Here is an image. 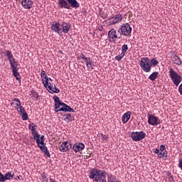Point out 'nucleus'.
<instances>
[{
    "label": "nucleus",
    "mask_w": 182,
    "mask_h": 182,
    "mask_svg": "<svg viewBox=\"0 0 182 182\" xmlns=\"http://www.w3.org/2000/svg\"><path fill=\"white\" fill-rule=\"evenodd\" d=\"M6 57L9 62L11 68L12 70V73L14 77L18 80V82H21V75L18 73L19 70V62L16 61L15 58H14V54H12V51L7 50L5 53H3Z\"/></svg>",
    "instance_id": "obj_1"
},
{
    "label": "nucleus",
    "mask_w": 182,
    "mask_h": 182,
    "mask_svg": "<svg viewBox=\"0 0 182 182\" xmlns=\"http://www.w3.org/2000/svg\"><path fill=\"white\" fill-rule=\"evenodd\" d=\"M106 176H107L106 171L97 168H92L90 171L89 178H91L92 181L107 182V181H106Z\"/></svg>",
    "instance_id": "obj_2"
},
{
    "label": "nucleus",
    "mask_w": 182,
    "mask_h": 182,
    "mask_svg": "<svg viewBox=\"0 0 182 182\" xmlns=\"http://www.w3.org/2000/svg\"><path fill=\"white\" fill-rule=\"evenodd\" d=\"M53 99L55 103V113H58V112H70L71 113H75V109L70 107V106L60 101L59 97L54 95Z\"/></svg>",
    "instance_id": "obj_3"
},
{
    "label": "nucleus",
    "mask_w": 182,
    "mask_h": 182,
    "mask_svg": "<svg viewBox=\"0 0 182 182\" xmlns=\"http://www.w3.org/2000/svg\"><path fill=\"white\" fill-rule=\"evenodd\" d=\"M58 4L60 8H65V9H70V8L77 9L80 6V4L77 0H58Z\"/></svg>",
    "instance_id": "obj_4"
},
{
    "label": "nucleus",
    "mask_w": 182,
    "mask_h": 182,
    "mask_svg": "<svg viewBox=\"0 0 182 182\" xmlns=\"http://www.w3.org/2000/svg\"><path fill=\"white\" fill-rule=\"evenodd\" d=\"M168 73H169V77L171 80L172 83H173V85H175L176 87L179 86L180 83H181V81H182L181 75L178 74L173 68L169 69Z\"/></svg>",
    "instance_id": "obj_5"
},
{
    "label": "nucleus",
    "mask_w": 182,
    "mask_h": 182,
    "mask_svg": "<svg viewBox=\"0 0 182 182\" xmlns=\"http://www.w3.org/2000/svg\"><path fill=\"white\" fill-rule=\"evenodd\" d=\"M139 65L142 70H144V72L146 73H149V72H151V63L150 62V59H149V58H141V60L139 62Z\"/></svg>",
    "instance_id": "obj_6"
},
{
    "label": "nucleus",
    "mask_w": 182,
    "mask_h": 182,
    "mask_svg": "<svg viewBox=\"0 0 182 182\" xmlns=\"http://www.w3.org/2000/svg\"><path fill=\"white\" fill-rule=\"evenodd\" d=\"M119 36H130L132 33V26L129 23H123L119 29Z\"/></svg>",
    "instance_id": "obj_7"
},
{
    "label": "nucleus",
    "mask_w": 182,
    "mask_h": 182,
    "mask_svg": "<svg viewBox=\"0 0 182 182\" xmlns=\"http://www.w3.org/2000/svg\"><path fill=\"white\" fill-rule=\"evenodd\" d=\"M130 137L133 141H141L146 137V132L143 131L133 132H131Z\"/></svg>",
    "instance_id": "obj_8"
},
{
    "label": "nucleus",
    "mask_w": 182,
    "mask_h": 182,
    "mask_svg": "<svg viewBox=\"0 0 182 182\" xmlns=\"http://www.w3.org/2000/svg\"><path fill=\"white\" fill-rule=\"evenodd\" d=\"M147 117L148 124L151 126H159V124H161V123L160 119L153 114H148Z\"/></svg>",
    "instance_id": "obj_9"
},
{
    "label": "nucleus",
    "mask_w": 182,
    "mask_h": 182,
    "mask_svg": "<svg viewBox=\"0 0 182 182\" xmlns=\"http://www.w3.org/2000/svg\"><path fill=\"white\" fill-rule=\"evenodd\" d=\"M123 20V16L120 14H116L113 17L106 21L107 25H116V23H120V21Z\"/></svg>",
    "instance_id": "obj_10"
},
{
    "label": "nucleus",
    "mask_w": 182,
    "mask_h": 182,
    "mask_svg": "<svg viewBox=\"0 0 182 182\" xmlns=\"http://www.w3.org/2000/svg\"><path fill=\"white\" fill-rule=\"evenodd\" d=\"M120 31H116L114 28L111 29L108 32V38L112 39L113 42L116 41V39H120Z\"/></svg>",
    "instance_id": "obj_11"
},
{
    "label": "nucleus",
    "mask_w": 182,
    "mask_h": 182,
    "mask_svg": "<svg viewBox=\"0 0 182 182\" xmlns=\"http://www.w3.org/2000/svg\"><path fill=\"white\" fill-rule=\"evenodd\" d=\"M170 58L174 65H176L177 66H180L182 65L181 58H180V57L177 55V53H176V52L171 51L170 53Z\"/></svg>",
    "instance_id": "obj_12"
},
{
    "label": "nucleus",
    "mask_w": 182,
    "mask_h": 182,
    "mask_svg": "<svg viewBox=\"0 0 182 182\" xmlns=\"http://www.w3.org/2000/svg\"><path fill=\"white\" fill-rule=\"evenodd\" d=\"M47 90H48V92H49V93H51V94L60 92V90H59V88L56 87V85H55V83L52 82V81L48 82V84L47 85Z\"/></svg>",
    "instance_id": "obj_13"
},
{
    "label": "nucleus",
    "mask_w": 182,
    "mask_h": 182,
    "mask_svg": "<svg viewBox=\"0 0 182 182\" xmlns=\"http://www.w3.org/2000/svg\"><path fill=\"white\" fill-rule=\"evenodd\" d=\"M16 110H17L18 114L21 115V119L22 120H28V113L25 110V108L22 106L20 105V107H16Z\"/></svg>",
    "instance_id": "obj_14"
},
{
    "label": "nucleus",
    "mask_w": 182,
    "mask_h": 182,
    "mask_svg": "<svg viewBox=\"0 0 182 182\" xmlns=\"http://www.w3.org/2000/svg\"><path fill=\"white\" fill-rule=\"evenodd\" d=\"M70 149H72V144L68 142V141H65L61 144L59 150L63 153H66V151H69Z\"/></svg>",
    "instance_id": "obj_15"
},
{
    "label": "nucleus",
    "mask_w": 182,
    "mask_h": 182,
    "mask_svg": "<svg viewBox=\"0 0 182 182\" xmlns=\"http://www.w3.org/2000/svg\"><path fill=\"white\" fill-rule=\"evenodd\" d=\"M21 4L24 9H31L33 6V0H21Z\"/></svg>",
    "instance_id": "obj_16"
},
{
    "label": "nucleus",
    "mask_w": 182,
    "mask_h": 182,
    "mask_svg": "<svg viewBox=\"0 0 182 182\" xmlns=\"http://www.w3.org/2000/svg\"><path fill=\"white\" fill-rule=\"evenodd\" d=\"M51 29L55 33H58V35H62V28H60V24L59 22L55 21L52 25H51Z\"/></svg>",
    "instance_id": "obj_17"
},
{
    "label": "nucleus",
    "mask_w": 182,
    "mask_h": 182,
    "mask_svg": "<svg viewBox=\"0 0 182 182\" xmlns=\"http://www.w3.org/2000/svg\"><path fill=\"white\" fill-rule=\"evenodd\" d=\"M61 33H69L70 31V23L63 21L61 23Z\"/></svg>",
    "instance_id": "obj_18"
},
{
    "label": "nucleus",
    "mask_w": 182,
    "mask_h": 182,
    "mask_svg": "<svg viewBox=\"0 0 182 182\" xmlns=\"http://www.w3.org/2000/svg\"><path fill=\"white\" fill-rule=\"evenodd\" d=\"M85 149V144L83 143H76L73 146V150L75 153H79Z\"/></svg>",
    "instance_id": "obj_19"
},
{
    "label": "nucleus",
    "mask_w": 182,
    "mask_h": 182,
    "mask_svg": "<svg viewBox=\"0 0 182 182\" xmlns=\"http://www.w3.org/2000/svg\"><path fill=\"white\" fill-rule=\"evenodd\" d=\"M132 117V112L128 111L126 113H124L122 117V123L125 124L130 120V117Z\"/></svg>",
    "instance_id": "obj_20"
},
{
    "label": "nucleus",
    "mask_w": 182,
    "mask_h": 182,
    "mask_svg": "<svg viewBox=\"0 0 182 182\" xmlns=\"http://www.w3.org/2000/svg\"><path fill=\"white\" fill-rule=\"evenodd\" d=\"M38 146L40 148L41 151H43L44 154L47 156V157H50V153H49V150H48V146H46L45 144H39V146Z\"/></svg>",
    "instance_id": "obj_21"
},
{
    "label": "nucleus",
    "mask_w": 182,
    "mask_h": 182,
    "mask_svg": "<svg viewBox=\"0 0 182 182\" xmlns=\"http://www.w3.org/2000/svg\"><path fill=\"white\" fill-rule=\"evenodd\" d=\"M43 79H45V80H43ZM50 82H53L52 78L48 77V75L43 77L42 79V82H43V85H44V87L48 88V85Z\"/></svg>",
    "instance_id": "obj_22"
},
{
    "label": "nucleus",
    "mask_w": 182,
    "mask_h": 182,
    "mask_svg": "<svg viewBox=\"0 0 182 182\" xmlns=\"http://www.w3.org/2000/svg\"><path fill=\"white\" fill-rule=\"evenodd\" d=\"M14 176H15V173L14 171H9L5 173L4 175V181H6V180H12L14 178Z\"/></svg>",
    "instance_id": "obj_23"
},
{
    "label": "nucleus",
    "mask_w": 182,
    "mask_h": 182,
    "mask_svg": "<svg viewBox=\"0 0 182 182\" xmlns=\"http://www.w3.org/2000/svg\"><path fill=\"white\" fill-rule=\"evenodd\" d=\"M85 63L87 69H90L91 70H93L95 68V65L92 61V58H90L87 61H85Z\"/></svg>",
    "instance_id": "obj_24"
},
{
    "label": "nucleus",
    "mask_w": 182,
    "mask_h": 182,
    "mask_svg": "<svg viewBox=\"0 0 182 182\" xmlns=\"http://www.w3.org/2000/svg\"><path fill=\"white\" fill-rule=\"evenodd\" d=\"M157 77H159V72H156V71L152 73L149 76V80H151V82H154V80H156V79H157Z\"/></svg>",
    "instance_id": "obj_25"
},
{
    "label": "nucleus",
    "mask_w": 182,
    "mask_h": 182,
    "mask_svg": "<svg viewBox=\"0 0 182 182\" xmlns=\"http://www.w3.org/2000/svg\"><path fill=\"white\" fill-rule=\"evenodd\" d=\"M28 129H29V130H31L32 134L38 132V131H36V129H38V126L36 124H35V123L30 124L28 125Z\"/></svg>",
    "instance_id": "obj_26"
},
{
    "label": "nucleus",
    "mask_w": 182,
    "mask_h": 182,
    "mask_svg": "<svg viewBox=\"0 0 182 182\" xmlns=\"http://www.w3.org/2000/svg\"><path fill=\"white\" fill-rule=\"evenodd\" d=\"M36 144L38 146L39 144H45V135H42L40 138L36 139Z\"/></svg>",
    "instance_id": "obj_27"
},
{
    "label": "nucleus",
    "mask_w": 182,
    "mask_h": 182,
    "mask_svg": "<svg viewBox=\"0 0 182 182\" xmlns=\"http://www.w3.org/2000/svg\"><path fill=\"white\" fill-rule=\"evenodd\" d=\"M65 118H64V121L66 122L67 123H70L72 120H73V117H72V114H67L65 115Z\"/></svg>",
    "instance_id": "obj_28"
},
{
    "label": "nucleus",
    "mask_w": 182,
    "mask_h": 182,
    "mask_svg": "<svg viewBox=\"0 0 182 182\" xmlns=\"http://www.w3.org/2000/svg\"><path fill=\"white\" fill-rule=\"evenodd\" d=\"M107 182H119L116 178V176H113L112 175L108 176Z\"/></svg>",
    "instance_id": "obj_29"
},
{
    "label": "nucleus",
    "mask_w": 182,
    "mask_h": 182,
    "mask_svg": "<svg viewBox=\"0 0 182 182\" xmlns=\"http://www.w3.org/2000/svg\"><path fill=\"white\" fill-rule=\"evenodd\" d=\"M129 50V46L127 44H124L122 46V53L124 55H126V53Z\"/></svg>",
    "instance_id": "obj_30"
},
{
    "label": "nucleus",
    "mask_w": 182,
    "mask_h": 182,
    "mask_svg": "<svg viewBox=\"0 0 182 182\" xmlns=\"http://www.w3.org/2000/svg\"><path fill=\"white\" fill-rule=\"evenodd\" d=\"M13 102H14V105L16 106L15 108L16 107H19L20 106H22V105L21 104V101L18 98L13 99Z\"/></svg>",
    "instance_id": "obj_31"
},
{
    "label": "nucleus",
    "mask_w": 182,
    "mask_h": 182,
    "mask_svg": "<svg viewBox=\"0 0 182 182\" xmlns=\"http://www.w3.org/2000/svg\"><path fill=\"white\" fill-rule=\"evenodd\" d=\"M124 55L122 53H121V54L115 56V59L116 60H117L118 62H120V60H122L124 58Z\"/></svg>",
    "instance_id": "obj_32"
},
{
    "label": "nucleus",
    "mask_w": 182,
    "mask_h": 182,
    "mask_svg": "<svg viewBox=\"0 0 182 182\" xmlns=\"http://www.w3.org/2000/svg\"><path fill=\"white\" fill-rule=\"evenodd\" d=\"M150 63H151V65L152 66H157L159 65V60H157L156 58H152L151 60H150Z\"/></svg>",
    "instance_id": "obj_33"
},
{
    "label": "nucleus",
    "mask_w": 182,
    "mask_h": 182,
    "mask_svg": "<svg viewBox=\"0 0 182 182\" xmlns=\"http://www.w3.org/2000/svg\"><path fill=\"white\" fill-rule=\"evenodd\" d=\"M41 178H43V181L48 182V175L46 173H43L41 174Z\"/></svg>",
    "instance_id": "obj_34"
},
{
    "label": "nucleus",
    "mask_w": 182,
    "mask_h": 182,
    "mask_svg": "<svg viewBox=\"0 0 182 182\" xmlns=\"http://www.w3.org/2000/svg\"><path fill=\"white\" fill-rule=\"evenodd\" d=\"M32 134H33V139H34V140H36V139H41V135H39L38 132H33Z\"/></svg>",
    "instance_id": "obj_35"
},
{
    "label": "nucleus",
    "mask_w": 182,
    "mask_h": 182,
    "mask_svg": "<svg viewBox=\"0 0 182 182\" xmlns=\"http://www.w3.org/2000/svg\"><path fill=\"white\" fill-rule=\"evenodd\" d=\"M90 58L89 57H86V55H85V54L82 53L80 55V59H82V60H85V62H86L87 60H89Z\"/></svg>",
    "instance_id": "obj_36"
},
{
    "label": "nucleus",
    "mask_w": 182,
    "mask_h": 182,
    "mask_svg": "<svg viewBox=\"0 0 182 182\" xmlns=\"http://www.w3.org/2000/svg\"><path fill=\"white\" fill-rule=\"evenodd\" d=\"M0 182H5V175L0 172Z\"/></svg>",
    "instance_id": "obj_37"
},
{
    "label": "nucleus",
    "mask_w": 182,
    "mask_h": 182,
    "mask_svg": "<svg viewBox=\"0 0 182 182\" xmlns=\"http://www.w3.org/2000/svg\"><path fill=\"white\" fill-rule=\"evenodd\" d=\"M159 157L160 159H161V157H165V159H167V151L166 150L163 151L162 156H160Z\"/></svg>",
    "instance_id": "obj_38"
},
{
    "label": "nucleus",
    "mask_w": 182,
    "mask_h": 182,
    "mask_svg": "<svg viewBox=\"0 0 182 182\" xmlns=\"http://www.w3.org/2000/svg\"><path fill=\"white\" fill-rule=\"evenodd\" d=\"M41 76L42 78L45 77V76H47L46 72H45V70H41Z\"/></svg>",
    "instance_id": "obj_39"
},
{
    "label": "nucleus",
    "mask_w": 182,
    "mask_h": 182,
    "mask_svg": "<svg viewBox=\"0 0 182 182\" xmlns=\"http://www.w3.org/2000/svg\"><path fill=\"white\" fill-rule=\"evenodd\" d=\"M166 151V145L161 144L160 146V151Z\"/></svg>",
    "instance_id": "obj_40"
},
{
    "label": "nucleus",
    "mask_w": 182,
    "mask_h": 182,
    "mask_svg": "<svg viewBox=\"0 0 182 182\" xmlns=\"http://www.w3.org/2000/svg\"><path fill=\"white\" fill-rule=\"evenodd\" d=\"M33 97H34V99H38V97H39V95H38V92H34L33 94Z\"/></svg>",
    "instance_id": "obj_41"
},
{
    "label": "nucleus",
    "mask_w": 182,
    "mask_h": 182,
    "mask_svg": "<svg viewBox=\"0 0 182 182\" xmlns=\"http://www.w3.org/2000/svg\"><path fill=\"white\" fill-rule=\"evenodd\" d=\"M159 151H160V149H156L154 151V154H159Z\"/></svg>",
    "instance_id": "obj_42"
},
{
    "label": "nucleus",
    "mask_w": 182,
    "mask_h": 182,
    "mask_svg": "<svg viewBox=\"0 0 182 182\" xmlns=\"http://www.w3.org/2000/svg\"><path fill=\"white\" fill-rule=\"evenodd\" d=\"M168 181H170V182L174 181V178H173V176H171L168 178Z\"/></svg>",
    "instance_id": "obj_43"
},
{
    "label": "nucleus",
    "mask_w": 182,
    "mask_h": 182,
    "mask_svg": "<svg viewBox=\"0 0 182 182\" xmlns=\"http://www.w3.org/2000/svg\"><path fill=\"white\" fill-rule=\"evenodd\" d=\"M102 139H104V140H107L108 137L106 135H102Z\"/></svg>",
    "instance_id": "obj_44"
},
{
    "label": "nucleus",
    "mask_w": 182,
    "mask_h": 182,
    "mask_svg": "<svg viewBox=\"0 0 182 182\" xmlns=\"http://www.w3.org/2000/svg\"><path fill=\"white\" fill-rule=\"evenodd\" d=\"M157 156H159V157H160V156H163V151H159Z\"/></svg>",
    "instance_id": "obj_45"
},
{
    "label": "nucleus",
    "mask_w": 182,
    "mask_h": 182,
    "mask_svg": "<svg viewBox=\"0 0 182 182\" xmlns=\"http://www.w3.org/2000/svg\"><path fill=\"white\" fill-rule=\"evenodd\" d=\"M11 106H14V105H15V102L12 101L11 103H10Z\"/></svg>",
    "instance_id": "obj_46"
},
{
    "label": "nucleus",
    "mask_w": 182,
    "mask_h": 182,
    "mask_svg": "<svg viewBox=\"0 0 182 182\" xmlns=\"http://www.w3.org/2000/svg\"><path fill=\"white\" fill-rule=\"evenodd\" d=\"M50 182H55L56 181L53 180V178H50Z\"/></svg>",
    "instance_id": "obj_47"
}]
</instances>
